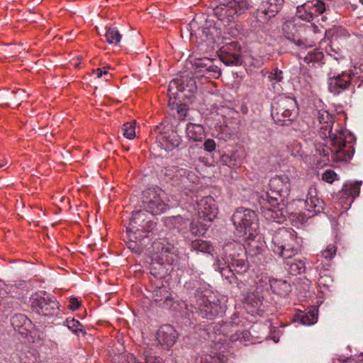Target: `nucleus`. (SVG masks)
I'll return each instance as SVG.
<instances>
[{
  "label": "nucleus",
  "mask_w": 363,
  "mask_h": 363,
  "mask_svg": "<svg viewBox=\"0 0 363 363\" xmlns=\"http://www.w3.org/2000/svg\"><path fill=\"white\" fill-rule=\"evenodd\" d=\"M294 320L303 325H311L318 320V309L311 306L306 311H300L294 315Z\"/></svg>",
  "instance_id": "24"
},
{
  "label": "nucleus",
  "mask_w": 363,
  "mask_h": 363,
  "mask_svg": "<svg viewBox=\"0 0 363 363\" xmlns=\"http://www.w3.org/2000/svg\"><path fill=\"white\" fill-rule=\"evenodd\" d=\"M157 335L160 344L167 350L174 345L178 337L177 330L169 324L162 325L158 330Z\"/></svg>",
  "instance_id": "21"
},
{
  "label": "nucleus",
  "mask_w": 363,
  "mask_h": 363,
  "mask_svg": "<svg viewBox=\"0 0 363 363\" xmlns=\"http://www.w3.org/2000/svg\"><path fill=\"white\" fill-rule=\"evenodd\" d=\"M336 249V247L333 245H328L323 252V256L327 259H332L335 255Z\"/></svg>",
  "instance_id": "50"
},
{
  "label": "nucleus",
  "mask_w": 363,
  "mask_h": 363,
  "mask_svg": "<svg viewBox=\"0 0 363 363\" xmlns=\"http://www.w3.org/2000/svg\"><path fill=\"white\" fill-rule=\"evenodd\" d=\"M267 201L264 203L259 201L262 216L268 220L283 223L289 216L286 208L287 199H282L281 196L275 195L269 189L266 194Z\"/></svg>",
  "instance_id": "6"
},
{
  "label": "nucleus",
  "mask_w": 363,
  "mask_h": 363,
  "mask_svg": "<svg viewBox=\"0 0 363 363\" xmlns=\"http://www.w3.org/2000/svg\"><path fill=\"white\" fill-rule=\"evenodd\" d=\"M301 5L303 6V9H306L308 11L310 12L311 14H314L313 13V10H314L313 0L308 1Z\"/></svg>",
  "instance_id": "57"
},
{
  "label": "nucleus",
  "mask_w": 363,
  "mask_h": 363,
  "mask_svg": "<svg viewBox=\"0 0 363 363\" xmlns=\"http://www.w3.org/2000/svg\"><path fill=\"white\" fill-rule=\"evenodd\" d=\"M362 184V181H355L350 184H345L342 187V190L347 194L348 193L352 199H354L359 195Z\"/></svg>",
  "instance_id": "40"
},
{
  "label": "nucleus",
  "mask_w": 363,
  "mask_h": 363,
  "mask_svg": "<svg viewBox=\"0 0 363 363\" xmlns=\"http://www.w3.org/2000/svg\"><path fill=\"white\" fill-rule=\"evenodd\" d=\"M231 33H232V35L235 36L239 33V31L237 29H235V30H232Z\"/></svg>",
  "instance_id": "63"
},
{
  "label": "nucleus",
  "mask_w": 363,
  "mask_h": 363,
  "mask_svg": "<svg viewBox=\"0 0 363 363\" xmlns=\"http://www.w3.org/2000/svg\"><path fill=\"white\" fill-rule=\"evenodd\" d=\"M126 237H127V239L128 240V241H130L131 238H132V240H139V238L136 235V230H135V228H133V227H131V226H129L128 228H127Z\"/></svg>",
  "instance_id": "53"
},
{
  "label": "nucleus",
  "mask_w": 363,
  "mask_h": 363,
  "mask_svg": "<svg viewBox=\"0 0 363 363\" xmlns=\"http://www.w3.org/2000/svg\"><path fill=\"white\" fill-rule=\"evenodd\" d=\"M253 4L252 0H223L213 8V13L226 26L235 23L239 16L251 9Z\"/></svg>",
  "instance_id": "5"
},
{
  "label": "nucleus",
  "mask_w": 363,
  "mask_h": 363,
  "mask_svg": "<svg viewBox=\"0 0 363 363\" xmlns=\"http://www.w3.org/2000/svg\"><path fill=\"white\" fill-rule=\"evenodd\" d=\"M318 121L322 125L328 123L333 124V116L326 111H318Z\"/></svg>",
  "instance_id": "46"
},
{
  "label": "nucleus",
  "mask_w": 363,
  "mask_h": 363,
  "mask_svg": "<svg viewBox=\"0 0 363 363\" xmlns=\"http://www.w3.org/2000/svg\"><path fill=\"white\" fill-rule=\"evenodd\" d=\"M197 304L202 318L213 319L223 313V308L220 306V301L214 296L201 295L197 300Z\"/></svg>",
  "instance_id": "16"
},
{
  "label": "nucleus",
  "mask_w": 363,
  "mask_h": 363,
  "mask_svg": "<svg viewBox=\"0 0 363 363\" xmlns=\"http://www.w3.org/2000/svg\"><path fill=\"white\" fill-rule=\"evenodd\" d=\"M240 335H241V337H240L241 342H245L250 341V333L248 330H242V331H241V333Z\"/></svg>",
  "instance_id": "59"
},
{
  "label": "nucleus",
  "mask_w": 363,
  "mask_h": 363,
  "mask_svg": "<svg viewBox=\"0 0 363 363\" xmlns=\"http://www.w3.org/2000/svg\"><path fill=\"white\" fill-rule=\"evenodd\" d=\"M177 112L180 118H184L186 116V114L189 111V106L187 103H179L176 104Z\"/></svg>",
  "instance_id": "47"
},
{
  "label": "nucleus",
  "mask_w": 363,
  "mask_h": 363,
  "mask_svg": "<svg viewBox=\"0 0 363 363\" xmlns=\"http://www.w3.org/2000/svg\"><path fill=\"white\" fill-rule=\"evenodd\" d=\"M330 50H331L333 52H335V54H334V55H333L334 59H335V60H337L341 57V55H340L338 52H337V51H335V50H333L331 47H330Z\"/></svg>",
  "instance_id": "62"
},
{
  "label": "nucleus",
  "mask_w": 363,
  "mask_h": 363,
  "mask_svg": "<svg viewBox=\"0 0 363 363\" xmlns=\"http://www.w3.org/2000/svg\"><path fill=\"white\" fill-rule=\"evenodd\" d=\"M104 70H103L101 68H99V69H94L93 71V72L97 76V77H101L103 75H105V76H107L108 75V72L106 70V69H111L110 67H104L103 68Z\"/></svg>",
  "instance_id": "58"
},
{
  "label": "nucleus",
  "mask_w": 363,
  "mask_h": 363,
  "mask_svg": "<svg viewBox=\"0 0 363 363\" xmlns=\"http://www.w3.org/2000/svg\"><path fill=\"white\" fill-rule=\"evenodd\" d=\"M267 77L270 82L275 81L276 82H281L284 79V72L276 67L272 69Z\"/></svg>",
  "instance_id": "45"
},
{
  "label": "nucleus",
  "mask_w": 363,
  "mask_h": 363,
  "mask_svg": "<svg viewBox=\"0 0 363 363\" xmlns=\"http://www.w3.org/2000/svg\"><path fill=\"white\" fill-rule=\"evenodd\" d=\"M191 248L197 252L211 254L213 251V245L206 240L195 239L191 242Z\"/></svg>",
  "instance_id": "33"
},
{
  "label": "nucleus",
  "mask_w": 363,
  "mask_h": 363,
  "mask_svg": "<svg viewBox=\"0 0 363 363\" xmlns=\"http://www.w3.org/2000/svg\"><path fill=\"white\" fill-rule=\"evenodd\" d=\"M284 35L286 39L293 42L297 46L306 49L311 48L313 44L308 40L305 33L310 31L318 32V26L314 24L286 23L283 26Z\"/></svg>",
  "instance_id": "11"
},
{
  "label": "nucleus",
  "mask_w": 363,
  "mask_h": 363,
  "mask_svg": "<svg viewBox=\"0 0 363 363\" xmlns=\"http://www.w3.org/2000/svg\"><path fill=\"white\" fill-rule=\"evenodd\" d=\"M357 77L352 70L345 71L340 74H336L330 71L328 74V90L334 96H339L346 90L352 89L355 91V83Z\"/></svg>",
  "instance_id": "12"
},
{
  "label": "nucleus",
  "mask_w": 363,
  "mask_h": 363,
  "mask_svg": "<svg viewBox=\"0 0 363 363\" xmlns=\"http://www.w3.org/2000/svg\"><path fill=\"white\" fill-rule=\"evenodd\" d=\"M164 225L170 230L182 232L189 225V220L181 216H167L163 218Z\"/></svg>",
  "instance_id": "26"
},
{
  "label": "nucleus",
  "mask_w": 363,
  "mask_h": 363,
  "mask_svg": "<svg viewBox=\"0 0 363 363\" xmlns=\"http://www.w3.org/2000/svg\"><path fill=\"white\" fill-rule=\"evenodd\" d=\"M271 115L274 122L280 125H288L298 115V107L295 97L281 95L273 101Z\"/></svg>",
  "instance_id": "4"
},
{
  "label": "nucleus",
  "mask_w": 363,
  "mask_h": 363,
  "mask_svg": "<svg viewBox=\"0 0 363 363\" xmlns=\"http://www.w3.org/2000/svg\"><path fill=\"white\" fill-rule=\"evenodd\" d=\"M324 55L323 52L319 48H315L312 51H309L307 55L303 57V61L307 63H319L324 64L323 61Z\"/></svg>",
  "instance_id": "34"
},
{
  "label": "nucleus",
  "mask_w": 363,
  "mask_h": 363,
  "mask_svg": "<svg viewBox=\"0 0 363 363\" xmlns=\"http://www.w3.org/2000/svg\"><path fill=\"white\" fill-rule=\"evenodd\" d=\"M244 300L246 305L253 308H258L262 304V297L258 293H248Z\"/></svg>",
  "instance_id": "37"
},
{
  "label": "nucleus",
  "mask_w": 363,
  "mask_h": 363,
  "mask_svg": "<svg viewBox=\"0 0 363 363\" xmlns=\"http://www.w3.org/2000/svg\"><path fill=\"white\" fill-rule=\"evenodd\" d=\"M221 162L228 167H233L235 165V160L232 159L231 156L228 155H224L222 156Z\"/></svg>",
  "instance_id": "56"
},
{
  "label": "nucleus",
  "mask_w": 363,
  "mask_h": 363,
  "mask_svg": "<svg viewBox=\"0 0 363 363\" xmlns=\"http://www.w3.org/2000/svg\"><path fill=\"white\" fill-rule=\"evenodd\" d=\"M213 266L215 270L218 271L221 276L228 280L230 283H233V281L235 279V272L225 257H223L222 259H218Z\"/></svg>",
  "instance_id": "25"
},
{
  "label": "nucleus",
  "mask_w": 363,
  "mask_h": 363,
  "mask_svg": "<svg viewBox=\"0 0 363 363\" xmlns=\"http://www.w3.org/2000/svg\"><path fill=\"white\" fill-rule=\"evenodd\" d=\"M296 16L297 18L306 22H311L315 16L314 14H311L306 9H303L302 5L297 6Z\"/></svg>",
  "instance_id": "43"
},
{
  "label": "nucleus",
  "mask_w": 363,
  "mask_h": 363,
  "mask_svg": "<svg viewBox=\"0 0 363 363\" xmlns=\"http://www.w3.org/2000/svg\"><path fill=\"white\" fill-rule=\"evenodd\" d=\"M6 305L9 308H11L13 310H18L20 308L19 299L13 298L11 301H7L6 302Z\"/></svg>",
  "instance_id": "55"
},
{
  "label": "nucleus",
  "mask_w": 363,
  "mask_h": 363,
  "mask_svg": "<svg viewBox=\"0 0 363 363\" xmlns=\"http://www.w3.org/2000/svg\"><path fill=\"white\" fill-rule=\"evenodd\" d=\"M323 201L316 197L308 198L306 201V208L308 211L319 213L323 211Z\"/></svg>",
  "instance_id": "35"
},
{
  "label": "nucleus",
  "mask_w": 363,
  "mask_h": 363,
  "mask_svg": "<svg viewBox=\"0 0 363 363\" xmlns=\"http://www.w3.org/2000/svg\"><path fill=\"white\" fill-rule=\"evenodd\" d=\"M172 259L152 256L150 263V273L157 279H165L172 271Z\"/></svg>",
  "instance_id": "17"
},
{
  "label": "nucleus",
  "mask_w": 363,
  "mask_h": 363,
  "mask_svg": "<svg viewBox=\"0 0 363 363\" xmlns=\"http://www.w3.org/2000/svg\"><path fill=\"white\" fill-rule=\"evenodd\" d=\"M157 228V223L152 220H147L145 224L141 227L139 232L153 233Z\"/></svg>",
  "instance_id": "48"
},
{
  "label": "nucleus",
  "mask_w": 363,
  "mask_h": 363,
  "mask_svg": "<svg viewBox=\"0 0 363 363\" xmlns=\"http://www.w3.org/2000/svg\"><path fill=\"white\" fill-rule=\"evenodd\" d=\"M225 257L230 264L236 274H242L248 269V263L245 256L237 252L235 248L227 247Z\"/></svg>",
  "instance_id": "20"
},
{
  "label": "nucleus",
  "mask_w": 363,
  "mask_h": 363,
  "mask_svg": "<svg viewBox=\"0 0 363 363\" xmlns=\"http://www.w3.org/2000/svg\"><path fill=\"white\" fill-rule=\"evenodd\" d=\"M186 130L187 136L194 141H201L206 136L204 128L200 124L189 123Z\"/></svg>",
  "instance_id": "30"
},
{
  "label": "nucleus",
  "mask_w": 363,
  "mask_h": 363,
  "mask_svg": "<svg viewBox=\"0 0 363 363\" xmlns=\"http://www.w3.org/2000/svg\"><path fill=\"white\" fill-rule=\"evenodd\" d=\"M302 238L293 228H279L273 235L272 250L283 259H290L301 250Z\"/></svg>",
  "instance_id": "2"
},
{
  "label": "nucleus",
  "mask_w": 363,
  "mask_h": 363,
  "mask_svg": "<svg viewBox=\"0 0 363 363\" xmlns=\"http://www.w3.org/2000/svg\"><path fill=\"white\" fill-rule=\"evenodd\" d=\"M150 135L155 138L158 145L166 151H172L182 143V138L177 132L163 123L156 125L151 131Z\"/></svg>",
  "instance_id": "13"
},
{
  "label": "nucleus",
  "mask_w": 363,
  "mask_h": 363,
  "mask_svg": "<svg viewBox=\"0 0 363 363\" xmlns=\"http://www.w3.org/2000/svg\"><path fill=\"white\" fill-rule=\"evenodd\" d=\"M204 149L208 152H212L216 148V143L212 139H207L203 143Z\"/></svg>",
  "instance_id": "54"
},
{
  "label": "nucleus",
  "mask_w": 363,
  "mask_h": 363,
  "mask_svg": "<svg viewBox=\"0 0 363 363\" xmlns=\"http://www.w3.org/2000/svg\"><path fill=\"white\" fill-rule=\"evenodd\" d=\"M222 62L228 66H239L243 62L241 46L238 41L225 43L218 51Z\"/></svg>",
  "instance_id": "14"
},
{
  "label": "nucleus",
  "mask_w": 363,
  "mask_h": 363,
  "mask_svg": "<svg viewBox=\"0 0 363 363\" xmlns=\"http://www.w3.org/2000/svg\"><path fill=\"white\" fill-rule=\"evenodd\" d=\"M64 325L67 326L69 330L78 336L81 335L84 336L86 334L84 327L77 320L67 318L64 322Z\"/></svg>",
  "instance_id": "36"
},
{
  "label": "nucleus",
  "mask_w": 363,
  "mask_h": 363,
  "mask_svg": "<svg viewBox=\"0 0 363 363\" xmlns=\"http://www.w3.org/2000/svg\"><path fill=\"white\" fill-rule=\"evenodd\" d=\"M18 287L26 288V282H24V281L21 282V283L18 284Z\"/></svg>",
  "instance_id": "64"
},
{
  "label": "nucleus",
  "mask_w": 363,
  "mask_h": 363,
  "mask_svg": "<svg viewBox=\"0 0 363 363\" xmlns=\"http://www.w3.org/2000/svg\"><path fill=\"white\" fill-rule=\"evenodd\" d=\"M315 152L325 158L324 161H329V155L330 153L331 154V146L328 147L324 144L319 143L315 145Z\"/></svg>",
  "instance_id": "44"
},
{
  "label": "nucleus",
  "mask_w": 363,
  "mask_h": 363,
  "mask_svg": "<svg viewBox=\"0 0 363 363\" xmlns=\"http://www.w3.org/2000/svg\"><path fill=\"white\" fill-rule=\"evenodd\" d=\"M333 125L330 123L321 125L319 135L322 138H330L331 145V159L335 162H348L353 157L354 148L349 144L342 130L332 133Z\"/></svg>",
  "instance_id": "3"
},
{
  "label": "nucleus",
  "mask_w": 363,
  "mask_h": 363,
  "mask_svg": "<svg viewBox=\"0 0 363 363\" xmlns=\"http://www.w3.org/2000/svg\"><path fill=\"white\" fill-rule=\"evenodd\" d=\"M197 217L211 222L217 216L218 208L212 196H206L197 201Z\"/></svg>",
  "instance_id": "18"
},
{
  "label": "nucleus",
  "mask_w": 363,
  "mask_h": 363,
  "mask_svg": "<svg viewBox=\"0 0 363 363\" xmlns=\"http://www.w3.org/2000/svg\"><path fill=\"white\" fill-rule=\"evenodd\" d=\"M206 220H203L197 216L194 217L189 224V231L193 235L200 236L206 234L208 225Z\"/></svg>",
  "instance_id": "29"
},
{
  "label": "nucleus",
  "mask_w": 363,
  "mask_h": 363,
  "mask_svg": "<svg viewBox=\"0 0 363 363\" xmlns=\"http://www.w3.org/2000/svg\"><path fill=\"white\" fill-rule=\"evenodd\" d=\"M231 220L236 230L243 234L245 239L253 240L257 235L259 223L254 211L239 208L233 214Z\"/></svg>",
  "instance_id": "7"
},
{
  "label": "nucleus",
  "mask_w": 363,
  "mask_h": 363,
  "mask_svg": "<svg viewBox=\"0 0 363 363\" xmlns=\"http://www.w3.org/2000/svg\"><path fill=\"white\" fill-rule=\"evenodd\" d=\"M337 177V174L332 169L326 170L322 175V179L328 183H333Z\"/></svg>",
  "instance_id": "49"
},
{
  "label": "nucleus",
  "mask_w": 363,
  "mask_h": 363,
  "mask_svg": "<svg viewBox=\"0 0 363 363\" xmlns=\"http://www.w3.org/2000/svg\"><path fill=\"white\" fill-rule=\"evenodd\" d=\"M270 288L274 294L283 297L286 296L291 291V284L281 279L270 280Z\"/></svg>",
  "instance_id": "28"
},
{
  "label": "nucleus",
  "mask_w": 363,
  "mask_h": 363,
  "mask_svg": "<svg viewBox=\"0 0 363 363\" xmlns=\"http://www.w3.org/2000/svg\"><path fill=\"white\" fill-rule=\"evenodd\" d=\"M152 299L159 306L169 308L173 304V298H172L171 293L169 288L162 284L160 286H156L152 291Z\"/></svg>",
  "instance_id": "22"
},
{
  "label": "nucleus",
  "mask_w": 363,
  "mask_h": 363,
  "mask_svg": "<svg viewBox=\"0 0 363 363\" xmlns=\"http://www.w3.org/2000/svg\"><path fill=\"white\" fill-rule=\"evenodd\" d=\"M163 172L169 179L170 184L185 194L194 190L195 184L198 181V177L194 172L177 166H168Z\"/></svg>",
  "instance_id": "8"
},
{
  "label": "nucleus",
  "mask_w": 363,
  "mask_h": 363,
  "mask_svg": "<svg viewBox=\"0 0 363 363\" xmlns=\"http://www.w3.org/2000/svg\"><path fill=\"white\" fill-rule=\"evenodd\" d=\"M190 63L194 68V74L184 73L179 77L172 79L169 84V106L174 104L172 100H175L177 98V93L174 91L186 92L184 96L189 102H192L194 95L197 92L196 78L216 79L221 74L220 69L214 64L213 60L211 58H191Z\"/></svg>",
  "instance_id": "1"
},
{
  "label": "nucleus",
  "mask_w": 363,
  "mask_h": 363,
  "mask_svg": "<svg viewBox=\"0 0 363 363\" xmlns=\"http://www.w3.org/2000/svg\"><path fill=\"white\" fill-rule=\"evenodd\" d=\"M287 264L289 265L288 271L291 275L296 276L306 271V263L303 260H295L294 262H288Z\"/></svg>",
  "instance_id": "38"
},
{
  "label": "nucleus",
  "mask_w": 363,
  "mask_h": 363,
  "mask_svg": "<svg viewBox=\"0 0 363 363\" xmlns=\"http://www.w3.org/2000/svg\"><path fill=\"white\" fill-rule=\"evenodd\" d=\"M359 358H360L358 361H355L354 359L349 357L347 358L343 363H363V353H361L359 356Z\"/></svg>",
  "instance_id": "60"
},
{
  "label": "nucleus",
  "mask_w": 363,
  "mask_h": 363,
  "mask_svg": "<svg viewBox=\"0 0 363 363\" xmlns=\"http://www.w3.org/2000/svg\"><path fill=\"white\" fill-rule=\"evenodd\" d=\"M269 189L282 199H287L291 190L289 178L287 175L276 176L269 182Z\"/></svg>",
  "instance_id": "19"
},
{
  "label": "nucleus",
  "mask_w": 363,
  "mask_h": 363,
  "mask_svg": "<svg viewBox=\"0 0 363 363\" xmlns=\"http://www.w3.org/2000/svg\"><path fill=\"white\" fill-rule=\"evenodd\" d=\"M284 0H262L254 16L261 23L269 22L283 9Z\"/></svg>",
  "instance_id": "15"
},
{
  "label": "nucleus",
  "mask_w": 363,
  "mask_h": 363,
  "mask_svg": "<svg viewBox=\"0 0 363 363\" xmlns=\"http://www.w3.org/2000/svg\"><path fill=\"white\" fill-rule=\"evenodd\" d=\"M105 38L109 44H117L121 39V35L116 28L109 27L106 30Z\"/></svg>",
  "instance_id": "41"
},
{
  "label": "nucleus",
  "mask_w": 363,
  "mask_h": 363,
  "mask_svg": "<svg viewBox=\"0 0 363 363\" xmlns=\"http://www.w3.org/2000/svg\"><path fill=\"white\" fill-rule=\"evenodd\" d=\"M146 238H143L142 239H139V240H134L130 239V241L126 242L127 247L131 250V252L140 255L143 252L145 249L144 242L145 241Z\"/></svg>",
  "instance_id": "39"
},
{
  "label": "nucleus",
  "mask_w": 363,
  "mask_h": 363,
  "mask_svg": "<svg viewBox=\"0 0 363 363\" xmlns=\"http://www.w3.org/2000/svg\"><path fill=\"white\" fill-rule=\"evenodd\" d=\"M33 311L44 317L57 316L60 305L56 298L46 291H41L33 294L30 299Z\"/></svg>",
  "instance_id": "9"
},
{
  "label": "nucleus",
  "mask_w": 363,
  "mask_h": 363,
  "mask_svg": "<svg viewBox=\"0 0 363 363\" xmlns=\"http://www.w3.org/2000/svg\"><path fill=\"white\" fill-rule=\"evenodd\" d=\"M152 248L155 251L153 256L162 257L164 259L167 257L172 259V261L176 260L178 251L172 244L165 241L162 242L157 240L153 242Z\"/></svg>",
  "instance_id": "23"
},
{
  "label": "nucleus",
  "mask_w": 363,
  "mask_h": 363,
  "mask_svg": "<svg viewBox=\"0 0 363 363\" xmlns=\"http://www.w3.org/2000/svg\"><path fill=\"white\" fill-rule=\"evenodd\" d=\"M314 10L313 11L318 14H322L326 11V6L325 3L322 0H313Z\"/></svg>",
  "instance_id": "51"
},
{
  "label": "nucleus",
  "mask_w": 363,
  "mask_h": 363,
  "mask_svg": "<svg viewBox=\"0 0 363 363\" xmlns=\"http://www.w3.org/2000/svg\"><path fill=\"white\" fill-rule=\"evenodd\" d=\"M217 33V30L215 27L206 26L199 28L195 30V36L199 38L203 42H208L209 44L214 43V35Z\"/></svg>",
  "instance_id": "31"
},
{
  "label": "nucleus",
  "mask_w": 363,
  "mask_h": 363,
  "mask_svg": "<svg viewBox=\"0 0 363 363\" xmlns=\"http://www.w3.org/2000/svg\"><path fill=\"white\" fill-rule=\"evenodd\" d=\"M164 191L157 186L147 187L143 191L142 207L152 215H160L169 209V205L162 199Z\"/></svg>",
  "instance_id": "10"
},
{
  "label": "nucleus",
  "mask_w": 363,
  "mask_h": 363,
  "mask_svg": "<svg viewBox=\"0 0 363 363\" xmlns=\"http://www.w3.org/2000/svg\"><path fill=\"white\" fill-rule=\"evenodd\" d=\"M240 333H241V331L238 330L235 334H233L230 337V341H232V342L240 341V337H241V335H240Z\"/></svg>",
  "instance_id": "61"
},
{
  "label": "nucleus",
  "mask_w": 363,
  "mask_h": 363,
  "mask_svg": "<svg viewBox=\"0 0 363 363\" xmlns=\"http://www.w3.org/2000/svg\"><path fill=\"white\" fill-rule=\"evenodd\" d=\"M81 306V302L78 300L77 298L72 297L69 299V304L67 308L69 310L75 311L78 309Z\"/></svg>",
  "instance_id": "52"
},
{
  "label": "nucleus",
  "mask_w": 363,
  "mask_h": 363,
  "mask_svg": "<svg viewBox=\"0 0 363 363\" xmlns=\"http://www.w3.org/2000/svg\"><path fill=\"white\" fill-rule=\"evenodd\" d=\"M13 328L21 334H26L32 325L29 318L24 314L18 313L14 315L11 319Z\"/></svg>",
  "instance_id": "27"
},
{
  "label": "nucleus",
  "mask_w": 363,
  "mask_h": 363,
  "mask_svg": "<svg viewBox=\"0 0 363 363\" xmlns=\"http://www.w3.org/2000/svg\"><path fill=\"white\" fill-rule=\"evenodd\" d=\"M122 130L124 137L128 139H133L135 137V121L124 123Z\"/></svg>",
  "instance_id": "42"
},
{
  "label": "nucleus",
  "mask_w": 363,
  "mask_h": 363,
  "mask_svg": "<svg viewBox=\"0 0 363 363\" xmlns=\"http://www.w3.org/2000/svg\"><path fill=\"white\" fill-rule=\"evenodd\" d=\"M146 212L147 211L145 209L133 211L130 219L129 225L133 227V228H135L136 231L139 232V230H141V227L147 221Z\"/></svg>",
  "instance_id": "32"
}]
</instances>
